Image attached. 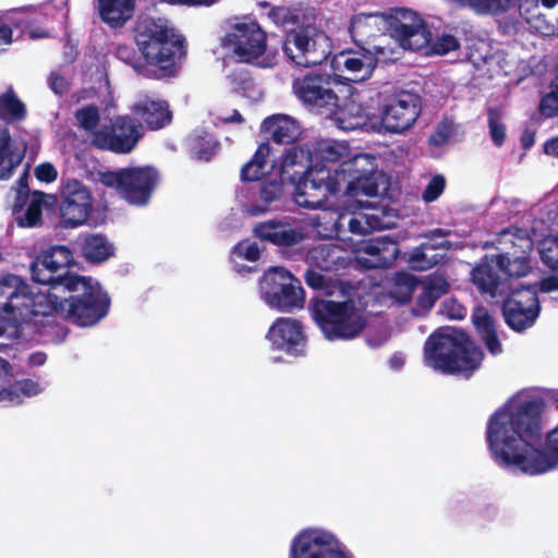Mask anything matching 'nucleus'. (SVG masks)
Listing matches in <instances>:
<instances>
[{
	"instance_id": "6e6552de",
	"label": "nucleus",
	"mask_w": 558,
	"mask_h": 558,
	"mask_svg": "<svg viewBox=\"0 0 558 558\" xmlns=\"http://www.w3.org/2000/svg\"><path fill=\"white\" fill-rule=\"evenodd\" d=\"M98 181L133 206H146L159 184L160 173L154 166L125 167L98 172Z\"/></svg>"
},
{
	"instance_id": "393cba45",
	"label": "nucleus",
	"mask_w": 558,
	"mask_h": 558,
	"mask_svg": "<svg viewBox=\"0 0 558 558\" xmlns=\"http://www.w3.org/2000/svg\"><path fill=\"white\" fill-rule=\"evenodd\" d=\"M497 268L495 255H485L472 269L471 280L481 293L493 298L506 293L507 283L501 280Z\"/></svg>"
},
{
	"instance_id": "cd10ccee",
	"label": "nucleus",
	"mask_w": 558,
	"mask_h": 558,
	"mask_svg": "<svg viewBox=\"0 0 558 558\" xmlns=\"http://www.w3.org/2000/svg\"><path fill=\"white\" fill-rule=\"evenodd\" d=\"M311 157V148L307 146L294 145L286 149L280 163V177L291 183L300 180L314 168Z\"/></svg>"
},
{
	"instance_id": "e2e57ef3",
	"label": "nucleus",
	"mask_w": 558,
	"mask_h": 558,
	"mask_svg": "<svg viewBox=\"0 0 558 558\" xmlns=\"http://www.w3.org/2000/svg\"><path fill=\"white\" fill-rule=\"evenodd\" d=\"M436 301L437 300L430 294V292H427L423 288L422 293L416 299V306L424 312H428L433 308Z\"/></svg>"
},
{
	"instance_id": "6e6d98bb",
	"label": "nucleus",
	"mask_w": 558,
	"mask_h": 558,
	"mask_svg": "<svg viewBox=\"0 0 558 558\" xmlns=\"http://www.w3.org/2000/svg\"><path fill=\"white\" fill-rule=\"evenodd\" d=\"M35 177L41 182L51 183L57 179L58 172L51 163L43 162L35 168Z\"/></svg>"
},
{
	"instance_id": "f257e3e1",
	"label": "nucleus",
	"mask_w": 558,
	"mask_h": 558,
	"mask_svg": "<svg viewBox=\"0 0 558 558\" xmlns=\"http://www.w3.org/2000/svg\"><path fill=\"white\" fill-rule=\"evenodd\" d=\"M137 50L129 44L116 47L117 59L150 80L175 77L187 53L185 37L160 17L140 16L133 27Z\"/></svg>"
},
{
	"instance_id": "4468645a",
	"label": "nucleus",
	"mask_w": 558,
	"mask_h": 558,
	"mask_svg": "<svg viewBox=\"0 0 558 558\" xmlns=\"http://www.w3.org/2000/svg\"><path fill=\"white\" fill-rule=\"evenodd\" d=\"M267 34L255 21L234 24L223 39V47L232 50L240 62L259 64L257 60L267 48Z\"/></svg>"
},
{
	"instance_id": "de8ad7c7",
	"label": "nucleus",
	"mask_w": 558,
	"mask_h": 558,
	"mask_svg": "<svg viewBox=\"0 0 558 558\" xmlns=\"http://www.w3.org/2000/svg\"><path fill=\"white\" fill-rule=\"evenodd\" d=\"M446 179L442 174L434 175L425 186L422 198L425 203L435 202L445 191Z\"/></svg>"
},
{
	"instance_id": "e433bc0d",
	"label": "nucleus",
	"mask_w": 558,
	"mask_h": 558,
	"mask_svg": "<svg viewBox=\"0 0 558 558\" xmlns=\"http://www.w3.org/2000/svg\"><path fill=\"white\" fill-rule=\"evenodd\" d=\"M23 158L24 150L20 153L11 146L9 129L0 125V180H8Z\"/></svg>"
},
{
	"instance_id": "c756f323",
	"label": "nucleus",
	"mask_w": 558,
	"mask_h": 558,
	"mask_svg": "<svg viewBox=\"0 0 558 558\" xmlns=\"http://www.w3.org/2000/svg\"><path fill=\"white\" fill-rule=\"evenodd\" d=\"M263 133L277 144H292L301 135L299 123L289 116L274 114L262 123Z\"/></svg>"
},
{
	"instance_id": "37998d69",
	"label": "nucleus",
	"mask_w": 558,
	"mask_h": 558,
	"mask_svg": "<svg viewBox=\"0 0 558 558\" xmlns=\"http://www.w3.org/2000/svg\"><path fill=\"white\" fill-rule=\"evenodd\" d=\"M487 118L492 141L497 147H501L506 140V126L501 122L500 110L497 108H488Z\"/></svg>"
},
{
	"instance_id": "49530a36",
	"label": "nucleus",
	"mask_w": 558,
	"mask_h": 558,
	"mask_svg": "<svg viewBox=\"0 0 558 558\" xmlns=\"http://www.w3.org/2000/svg\"><path fill=\"white\" fill-rule=\"evenodd\" d=\"M43 210L41 198H33L28 204L23 217L19 218L20 227L33 228L41 223Z\"/></svg>"
},
{
	"instance_id": "4be33fe9",
	"label": "nucleus",
	"mask_w": 558,
	"mask_h": 558,
	"mask_svg": "<svg viewBox=\"0 0 558 558\" xmlns=\"http://www.w3.org/2000/svg\"><path fill=\"white\" fill-rule=\"evenodd\" d=\"M520 14L536 33L558 37V0H536L520 3Z\"/></svg>"
},
{
	"instance_id": "bb28decb",
	"label": "nucleus",
	"mask_w": 558,
	"mask_h": 558,
	"mask_svg": "<svg viewBox=\"0 0 558 558\" xmlns=\"http://www.w3.org/2000/svg\"><path fill=\"white\" fill-rule=\"evenodd\" d=\"M305 262L310 267L332 271L345 267L348 257L342 246L336 243H320L307 251Z\"/></svg>"
},
{
	"instance_id": "4c0bfd02",
	"label": "nucleus",
	"mask_w": 558,
	"mask_h": 558,
	"mask_svg": "<svg viewBox=\"0 0 558 558\" xmlns=\"http://www.w3.org/2000/svg\"><path fill=\"white\" fill-rule=\"evenodd\" d=\"M27 110L25 104L17 97L13 86L0 94V120L5 123L23 121Z\"/></svg>"
},
{
	"instance_id": "f03ea898",
	"label": "nucleus",
	"mask_w": 558,
	"mask_h": 558,
	"mask_svg": "<svg viewBox=\"0 0 558 558\" xmlns=\"http://www.w3.org/2000/svg\"><path fill=\"white\" fill-rule=\"evenodd\" d=\"M383 172L378 170L377 159L369 154H357L339 163L333 170L314 167L307 170L296 185L295 203L304 208L323 207L330 196L344 194L359 198L375 197L379 193V180Z\"/></svg>"
},
{
	"instance_id": "c85d7f7f",
	"label": "nucleus",
	"mask_w": 558,
	"mask_h": 558,
	"mask_svg": "<svg viewBox=\"0 0 558 558\" xmlns=\"http://www.w3.org/2000/svg\"><path fill=\"white\" fill-rule=\"evenodd\" d=\"M63 294L60 291L52 290L49 287L47 292L32 290L31 303L28 304L29 323L34 325L43 324L44 318H50L53 315L61 316V306H63Z\"/></svg>"
},
{
	"instance_id": "5fc2aeb1",
	"label": "nucleus",
	"mask_w": 558,
	"mask_h": 558,
	"mask_svg": "<svg viewBox=\"0 0 558 558\" xmlns=\"http://www.w3.org/2000/svg\"><path fill=\"white\" fill-rule=\"evenodd\" d=\"M15 383L17 385L22 399L24 397H35L43 391L40 384L29 378L16 380Z\"/></svg>"
},
{
	"instance_id": "58836bf2",
	"label": "nucleus",
	"mask_w": 558,
	"mask_h": 558,
	"mask_svg": "<svg viewBox=\"0 0 558 558\" xmlns=\"http://www.w3.org/2000/svg\"><path fill=\"white\" fill-rule=\"evenodd\" d=\"M284 179H270L262 182L256 202L251 205L253 215H260L269 209V206L283 194Z\"/></svg>"
},
{
	"instance_id": "20e7f679",
	"label": "nucleus",
	"mask_w": 558,
	"mask_h": 558,
	"mask_svg": "<svg viewBox=\"0 0 558 558\" xmlns=\"http://www.w3.org/2000/svg\"><path fill=\"white\" fill-rule=\"evenodd\" d=\"M482 359L481 350L463 330L434 332L424 343L425 364L444 374L470 377Z\"/></svg>"
},
{
	"instance_id": "8fccbe9b",
	"label": "nucleus",
	"mask_w": 558,
	"mask_h": 558,
	"mask_svg": "<svg viewBox=\"0 0 558 558\" xmlns=\"http://www.w3.org/2000/svg\"><path fill=\"white\" fill-rule=\"evenodd\" d=\"M538 110L545 118L558 117V95L549 92L543 95L539 100Z\"/></svg>"
},
{
	"instance_id": "dca6fc26",
	"label": "nucleus",
	"mask_w": 558,
	"mask_h": 558,
	"mask_svg": "<svg viewBox=\"0 0 558 558\" xmlns=\"http://www.w3.org/2000/svg\"><path fill=\"white\" fill-rule=\"evenodd\" d=\"M60 219L65 228L83 226L89 218L94 198L87 185L77 179L62 180L60 187Z\"/></svg>"
},
{
	"instance_id": "2eb2a0df",
	"label": "nucleus",
	"mask_w": 558,
	"mask_h": 558,
	"mask_svg": "<svg viewBox=\"0 0 558 558\" xmlns=\"http://www.w3.org/2000/svg\"><path fill=\"white\" fill-rule=\"evenodd\" d=\"M290 558H351V553L333 534L306 529L292 539Z\"/></svg>"
},
{
	"instance_id": "5701e85b",
	"label": "nucleus",
	"mask_w": 558,
	"mask_h": 558,
	"mask_svg": "<svg viewBox=\"0 0 558 558\" xmlns=\"http://www.w3.org/2000/svg\"><path fill=\"white\" fill-rule=\"evenodd\" d=\"M359 49L344 50L337 56V62L341 63L351 76V82H363L368 80L378 64L377 54L384 53V48L377 45H356Z\"/></svg>"
},
{
	"instance_id": "09e8293b",
	"label": "nucleus",
	"mask_w": 558,
	"mask_h": 558,
	"mask_svg": "<svg viewBox=\"0 0 558 558\" xmlns=\"http://www.w3.org/2000/svg\"><path fill=\"white\" fill-rule=\"evenodd\" d=\"M511 0H477V13H502L509 10Z\"/></svg>"
},
{
	"instance_id": "0eeeda50",
	"label": "nucleus",
	"mask_w": 558,
	"mask_h": 558,
	"mask_svg": "<svg viewBox=\"0 0 558 558\" xmlns=\"http://www.w3.org/2000/svg\"><path fill=\"white\" fill-rule=\"evenodd\" d=\"M341 84L339 75L315 70L294 76L291 86L307 111L330 117L340 108L338 88Z\"/></svg>"
},
{
	"instance_id": "a878e982",
	"label": "nucleus",
	"mask_w": 558,
	"mask_h": 558,
	"mask_svg": "<svg viewBox=\"0 0 558 558\" xmlns=\"http://www.w3.org/2000/svg\"><path fill=\"white\" fill-rule=\"evenodd\" d=\"M132 112L140 118L149 130H160L172 121L169 102L165 99H154L144 96L132 106Z\"/></svg>"
},
{
	"instance_id": "39448f33",
	"label": "nucleus",
	"mask_w": 558,
	"mask_h": 558,
	"mask_svg": "<svg viewBox=\"0 0 558 558\" xmlns=\"http://www.w3.org/2000/svg\"><path fill=\"white\" fill-rule=\"evenodd\" d=\"M312 319L328 341H349L366 328L363 311L351 300L335 301L324 296L312 298L308 304Z\"/></svg>"
},
{
	"instance_id": "6ab92c4d",
	"label": "nucleus",
	"mask_w": 558,
	"mask_h": 558,
	"mask_svg": "<svg viewBox=\"0 0 558 558\" xmlns=\"http://www.w3.org/2000/svg\"><path fill=\"white\" fill-rule=\"evenodd\" d=\"M510 235L511 245L507 251L495 255L496 265L508 277H524L532 269L530 256L534 248V242L520 229Z\"/></svg>"
},
{
	"instance_id": "13d9d810",
	"label": "nucleus",
	"mask_w": 558,
	"mask_h": 558,
	"mask_svg": "<svg viewBox=\"0 0 558 558\" xmlns=\"http://www.w3.org/2000/svg\"><path fill=\"white\" fill-rule=\"evenodd\" d=\"M23 401L16 383L7 388L0 389V402L11 404H20Z\"/></svg>"
},
{
	"instance_id": "3c124183",
	"label": "nucleus",
	"mask_w": 558,
	"mask_h": 558,
	"mask_svg": "<svg viewBox=\"0 0 558 558\" xmlns=\"http://www.w3.org/2000/svg\"><path fill=\"white\" fill-rule=\"evenodd\" d=\"M424 289L438 300L448 292L449 283L445 277L436 276L425 282Z\"/></svg>"
},
{
	"instance_id": "c03bdc74",
	"label": "nucleus",
	"mask_w": 558,
	"mask_h": 558,
	"mask_svg": "<svg viewBox=\"0 0 558 558\" xmlns=\"http://www.w3.org/2000/svg\"><path fill=\"white\" fill-rule=\"evenodd\" d=\"M260 257V250L256 242L244 239L238 242L231 251V260L235 263V258L246 259L248 262H257Z\"/></svg>"
},
{
	"instance_id": "052dcab7",
	"label": "nucleus",
	"mask_w": 558,
	"mask_h": 558,
	"mask_svg": "<svg viewBox=\"0 0 558 558\" xmlns=\"http://www.w3.org/2000/svg\"><path fill=\"white\" fill-rule=\"evenodd\" d=\"M20 190L16 195V202L13 206L14 211H19L22 209L24 202L28 197V175L27 173H24L19 179Z\"/></svg>"
},
{
	"instance_id": "69168bd1",
	"label": "nucleus",
	"mask_w": 558,
	"mask_h": 558,
	"mask_svg": "<svg viewBox=\"0 0 558 558\" xmlns=\"http://www.w3.org/2000/svg\"><path fill=\"white\" fill-rule=\"evenodd\" d=\"M539 290L542 292H553L558 290V276L557 275H549L547 277H544L539 281Z\"/></svg>"
},
{
	"instance_id": "a18cd8bd",
	"label": "nucleus",
	"mask_w": 558,
	"mask_h": 558,
	"mask_svg": "<svg viewBox=\"0 0 558 558\" xmlns=\"http://www.w3.org/2000/svg\"><path fill=\"white\" fill-rule=\"evenodd\" d=\"M439 247H446L445 242L422 243L411 252L408 262L414 269H426L429 267V262L427 260L425 250H437Z\"/></svg>"
},
{
	"instance_id": "603ef678",
	"label": "nucleus",
	"mask_w": 558,
	"mask_h": 558,
	"mask_svg": "<svg viewBox=\"0 0 558 558\" xmlns=\"http://www.w3.org/2000/svg\"><path fill=\"white\" fill-rule=\"evenodd\" d=\"M268 16L274 23L283 27L290 24H295L298 21V17L293 16L291 11L284 7L272 8L269 11Z\"/></svg>"
},
{
	"instance_id": "c9c22d12",
	"label": "nucleus",
	"mask_w": 558,
	"mask_h": 558,
	"mask_svg": "<svg viewBox=\"0 0 558 558\" xmlns=\"http://www.w3.org/2000/svg\"><path fill=\"white\" fill-rule=\"evenodd\" d=\"M472 322L487 350L494 355L501 353L502 347L497 336L495 319L488 311L477 308L472 315Z\"/></svg>"
},
{
	"instance_id": "1a4fd4ad",
	"label": "nucleus",
	"mask_w": 558,
	"mask_h": 558,
	"mask_svg": "<svg viewBox=\"0 0 558 558\" xmlns=\"http://www.w3.org/2000/svg\"><path fill=\"white\" fill-rule=\"evenodd\" d=\"M259 290L266 303L280 312L302 308L305 303L301 281L282 266L270 267L264 272Z\"/></svg>"
},
{
	"instance_id": "7ed1b4c3",
	"label": "nucleus",
	"mask_w": 558,
	"mask_h": 558,
	"mask_svg": "<svg viewBox=\"0 0 558 558\" xmlns=\"http://www.w3.org/2000/svg\"><path fill=\"white\" fill-rule=\"evenodd\" d=\"M350 35L355 45L373 46L372 40L388 33L401 48L425 45L418 14L410 9L397 8L389 13H359L350 22Z\"/></svg>"
},
{
	"instance_id": "864d4df0",
	"label": "nucleus",
	"mask_w": 558,
	"mask_h": 558,
	"mask_svg": "<svg viewBox=\"0 0 558 558\" xmlns=\"http://www.w3.org/2000/svg\"><path fill=\"white\" fill-rule=\"evenodd\" d=\"M452 133V126L447 121L439 123L435 132L430 135L429 142L435 146L445 145Z\"/></svg>"
},
{
	"instance_id": "4d7b16f0",
	"label": "nucleus",
	"mask_w": 558,
	"mask_h": 558,
	"mask_svg": "<svg viewBox=\"0 0 558 558\" xmlns=\"http://www.w3.org/2000/svg\"><path fill=\"white\" fill-rule=\"evenodd\" d=\"M49 88L58 96H63L69 89L66 78L56 72H51L48 76Z\"/></svg>"
},
{
	"instance_id": "0e129e2a",
	"label": "nucleus",
	"mask_w": 558,
	"mask_h": 558,
	"mask_svg": "<svg viewBox=\"0 0 558 558\" xmlns=\"http://www.w3.org/2000/svg\"><path fill=\"white\" fill-rule=\"evenodd\" d=\"M2 16H11L10 14H3ZM13 29L5 23L4 19L0 16V46L10 45L12 43Z\"/></svg>"
},
{
	"instance_id": "9b49d317",
	"label": "nucleus",
	"mask_w": 558,
	"mask_h": 558,
	"mask_svg": "<svg viewBox=\"0 0 558 558\" xmlns=\"http://www.w3.org/2000/svg\"><path fill=\"white\" fill-rule=\"evenodd\" d=\"M72 251L65 245H53L40 252L31 264L32 279L49 286L52 290L62 291L74 277L70 271L73 264Z\"/></svg>"
},
{
	"instance_id": "ddd939ff",
	"label": "nucleus",
	"mask_w": 558,
	"mask_h": 558,
	"mask_svg": "<svg viewBox=\"0 0 558 558\" xmlns=\"http://www.w3.org/2000/svg\"><path fill=\"white\" fill-rule=\"evenodd\" d=\"M422 97L410 90H399L385 99L379 107L380 122L391 134L411 129L422 112Z\"/></svg>"
},
{
	"instance_id": "423d86ee",
	"label": "nucleus",
	"mask_w": 558,
	"mask_h": 558,
	"mask_svg": "<svg viewBox=\"0 0 558 558\" xmlns=\"http://www.w3.org/2000/svg\"><path fill=\"white\" fill-rule=\"evenodd\" d=\"M60 292L63 294L61 317L76 326L92 327L109 313L110 296L92 277H74Z\"/></svg>"
},
{
	"instance_id": "f704fd0d",
	"label": "nucleus",
	"mask_w": 558,
	"mask_h": 558,
	"mask_svg": "<svg viewBox=\"0 0 558 558\" xmlns=\"http://www.w3.org/2000/svg\"><path fill=\"white\" fill-rule=\"evenodd\" d=\"M271 154V146L268 142L262 143L253 157L245 162L240 171L242 182H255L270 172L272 167H268V159Z\"/></svg>"
},
{
	"instance_id": "9d476101",
	"label": "nucleus",
	"mask_w": 558,
	"mask_h": 558,
	"mask_svg": "<svg viewBox=\"0 0 558 558\" xmlns=\"http://www.w3.org/2000/svg\"><path fill=\"white\" fill-rule=\"evenodd\" d=\"M284 54L300 66H315L331 54V41L327 34L316 27L291 31L282 41Z\"/></svg>"
},
{
	"instance_id": "79ce46f5",
	"label": "nucleus",
	"mask_w": 558,
	"mask_h": 558,
	"mask_svg": "<svg viewBox=\"0 0 558 558\" xmlns=\"http://www.w3.org/2000/svg\"><path fill=\"white\" fill-rule=\"evenodd\" d=\"M542 263L551 271L558 272V235L546 236L538 244Z\"/></svg>"
},
{
	"instance_id": "412c9836",
	"label": "nucleus",
	"mask_w": 558,
	"mask_h": 558,
	"mask_svg": "<svg viewBox=\"0 0 558 558\" xmlns=\"http://www.w3.org/2000/svg\"><path fill=\"white\" fill-rule=\"evenodd\" d=\"M356 253L366 255L359 262L368 269L388 268L399 256V243L389 235L375 236L363 240L356 245Z\"/></svg>"
},
{
	"instance_id": "b1692460",
	"label": "nucleus",
	"mask_w": 558,
	"mask_h": 558,
	"mask_svg": "<svg viewBox=\"0 0 558 558\" xmlns=\"http://www.w3.org/2000/svg\"><path fill=\"white\" fill-rule=\"evenodd\" d=\"M253 232L256 238L278 247H291L304 240L301 229L292 227L289 222L275 219L257 223Z\"/></svg>"
},
{
	"instance_id": "2f4dec72",
	"label": "nucleus",
	"mask_w": 558,
	"mask_h": 558,
	"mask_svg": "<svg viewBox=\"0 0 558 558\" xmlns=\"http://www.w3.org/2000/svg\"><path fill=\"white\" fill-rule=\"evenodd\" d=\"M136 0H98L99 16L111 28L122 27L132 19Z\"/></svg>"
},
{
	"instance_id": "ea45409f",
	"label": "nucleus",
	"mask_w": 558,
	"mask_h": 558,
	"mask_svg": "<svg viewBox=\"0 0 558 558\" xmlns=\"http://www.w3.org/2000/svg\"><path fill=\"white\" fill-rule=\"evenodd\" d=\"M74 117L78 128L89 134L90 138L98 132L100 112L96 105L89 104L76 109Z\"/></svg>"
},
{
	"instance_id": "680f3d73",
	"label": "nucleus",
	"mask_w": 558,
	"mask_h": 558,
	"mask_svg": "<svg viewBox=\"0 0 558 558\" xmlns=\"http://www.w3.org/2000/svg\"><path fill=\"white\" fill-rule=\"evenodd\" d=\"M444 307L446 308L448 317L452 319H462L465 315V308L454 300L444 302Z\"/></svg>"
},
{
	"instance_id": "f8f14e48",
	"label": "nucleus",
	"mask_w": 558,
	"mask_h": 558,
	"mask_svg": "<svg viewBox=\"0 0 558 558\" xmlns=\"http://www.w3.org/2000/svg\"><path fill=\"white\" fill-rule=\"evenodd\" d=\"M143 137L141 123L128 116H117L109 124H102L90 138V145L98 150L116 155L132 153Z\"/></svg>"
},
{
	"instance_id": "f3484780",
	"label": "nucleus",
	"mask_w": 558,
	"mask_h": 558,
	"mask_svg": "<svg viewBox=\"0 0 558 558\" xmlns=\"http://www.w3.org/2000/svg\"><path fill=\"white\" fill-rule=\"evenodd\" d=\"M502 316L514 331H524L536 322L541 305L537 291L533 286L515 288L502 302Z\"/></svg>"
},
{
	"instance_id": "72a5a7b5",
	"label": "nucleus",
	"mask_w": 558,
	"mask_h": 558,
	"mask_svg": "<svg viewBox=\"0 0 558 558\" xmlns=\"http://www.w3.org/2000/svg\"><path fill=\"white\" fill-rule=\"evenodd\" d=\"M418 20L422 23L423 38H425V45L418 48H405L411 51H424V54H437L444 56L451 51L459 49L460 43L458 38L451 34H441L433 39V34L428 28L426 22L418 15Z\"/></svg>"
},
{
	"instance_id": "7c9ffc66",
	"label": "nucleus",
	"mask_w": 558,
	"mask_h": 558,
	"mask_svg": "<svg viewBox=\"0 0 558 558\" xmlns=\"http://www.w3.org/2000/svg\"><path fill=\"white\" fill-rule=\"evenodd\" d=\"M81 255L90 263L99 264L107 260L114 253L113 245L107 236L100 233L81 234L76 240Z\"/></svg>"
},
{
	"instance_id": "aec40b11",
	"label": "nucleus",
	"mask_w": 558,
	"mask_h": 558,
	"mask_svg": "<svg viewBox=\"0 0 558 558\" xmlns=\"http://www.w3.org/2000/svg\"><path fill=\"white\" fill-rule=\"evenodd\" d=\"M267 339L272 348L287 354L300 356L305 352L306 337L302 324L292 318L280 317L269 328Z\"/></svg>"
},
{
	"instance_id": "774afa93",
	"label": "nucleus",
	"mask_w": 558,
	"mask_h": 558,
	"mask_svg": "<svg viewBox=\"0 0 558 558\" xmlns=\"http://www.w3.org/2000/svg\"><path fill=\"white\" fill-rule=\"evenodd\" d=\"M520 143L524 150L530 149L535 143V133L530 130H524L520 136Z\"/></svg>"
},
{
	"instance_id": "a211bd4d",
	"label": "nucleus",
	"mask_w": 558,
	"mask_h": 558,
	"mask_svg": "<svg viewBox=\"0 0 558 558\" xmlns=\"http://www.w3.org/2000/svg\"><path fill=\"white\" fill-rule=\"evenodd\" d=\"M31 294L32 288L15 275H10L1 280L0 320L14 326L29 324Z\"/></svg>"
},
{
	"instance_id": "a19ab883",
	"label": "nucleus",
	"mask_w": 558,
	"mask_h": 558,
	"mask_svg": "<svg viewBox=\"0 0 558 558\" xmlns=\"http://www.w3.org/2000/svg\"><path fill=\"white\" fill-rule=\"evenodd\" d=\"M218 147L219 143L211 135H197L192 140L191 151L197 160L209 161Z\"/></svg>"
},
{
	"instance_id": "473e14b6",
	"label": "nucleus",
	"mask_w": 558,
	"mask_h": 558,
	"mask_svg": "<svg viewBox=\"0 0 558 558\" xmlns=\"http://www.w3.org/2000/svg\"><path fill=\"white\" fill-rule=\"evenodd\" d=\"M349 146L330 138L316 141L311 148L312 162L315 167H327L328 163H342L349 156Z\"/></svg>"
},
{
	"instance_id": "bf43d9fd",
	"label": "nucleus",
	"mask_w": 558,
	"mask_h": 558,
	"mask_svg": "<svg viewBox=\"0 0 558 558\" xmlns=\"http://www.w3.org/2000/svg\"><path fill=\"white\" fill-rule=\"evenodd\" d=\"M304 281L305 283L314 289V290H322L326 286V278L320 272L313 269V267H310L305 274H304Z\"/></svg>"
},
{
	"instance_id": "338daca9",
	"label": "nucleus",
	"mask_w": 558,
	"mask_h": 558,
	"mask_svg": "<svg viewBox=\"0 0 558 558\" xmlns=\"http://www.w3.org/2000/svg\"><path fill=\"white\" fill-rule=\"evenodd\" d=\"M12 377L11 364L7 360L0 357V387L5 383H9Z\"/></svg>"
}]
</instances>
